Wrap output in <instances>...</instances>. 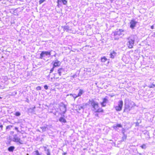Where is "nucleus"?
I'll use <instances>...</instances> for the list:
<instances>
[{"label": "nucleus", "mask_w": 155, "mask_h": 155, "mask_svg": "<svg viewBox=\"0 0 155 155\" xmlns=\"http://www.w3.org/2000/svg\"><path fill=\"white\" fill-rule=\"evenodd\" d=\"M15 115L16 116H19L21 115V113L19 112H16Z\"/></svg>", "instance_id": "nucleus-32"}, {"label": "nucleus", "mask_w": 155, "mask_h": 155, "mask_svg": "<svg viewBox=\"0 0 155 155\" xmlns=\"http://www.w3.org/2000/svg\"><path fill=\"white\" fill-rule=\"evenodd\" d=\"M15 94H17V92H16L15 93Z\"/></svg>", "instance_id": "nucleus-54"}, {"label": "nucleus", "mask_w": 155, "mask_h": 155, "mask_svg": "<svg viewBox=\"0 0 155 155\" xmlns=\"http://www.w3.org/2000/svg\"><path fill=\"white\" fill-rule=\"evenodd\" d=\"M1 18H0V21H1Z\"/></svg>", "instance_id": "nucleus-55"}, {"label": "nucleus", "mask_w": 155, "mask_h": 155, "mask_svg": "<svg viewBox=\"0 0 155 155\" xmlns=\"http://www.w3.org/2000/svg\"><path fill=\"white\" fill-rule=\"evenodd\" d=\"M51 78V81H52V78Z\"/></svg>", "instance_id": "nucleus-52"}, {"label": "nucleus", "mask_w": 155, "mask_h": 155, "mask_svg": "<svg viewBox=\"0 0 155 155\" xmlns=\"http://www.w3.org/2000/svg\"><path fill=\"white\" fill-rule=\"evenodd\" d=\"M67 153H64L63 154V155H65Z\"/></svg>", "instance_id": "nucleus-47"}, {"label": "nucleus", "mask_w": 155, "mask_h": 155, "mask_svg": "<svg viewBox=\"0 0 155 155\" xmlns=\"http://www.w3.org/2000/svg\"><path fill=\"white\" fill-rule=\"evenodd\" d=\"M130 39L133 41L134 43L135 42H137L138 40V38L136 35H132L128 38Z\"/></svg>", "instance_id": "nucleus-9"}, {"label": "nucleus", "mask_w": 155, "mask_h": 155, "mask_svg": "<svg viewBox=\"0 0 155 155\" xmlns=\"http://www.w3.org/2000/svg\"><path fill=\"white\" fill-rule=\"evenodd\" d=\"M137 23V22L135 21V19H133L131 20L129 23L130 28L132 30L134 29L135 27L136 26Z\"/></svg>", "instance_id": "nucleus-5"}, {"label": "nucleus", "mask_w": 155, "mask_h": 155, "mask_svg": "<svg viewBox=\"0 0 155 155\" xmlns=\"http://www.w3.org/2000/svg\"><path fill=\"white\" fill-rule=\"evenodd\" d=\"M52 64H53L54 67H59L61 64V62L57 59H55L52 61Z\"/></svg>", "instance_id": "nucleus-12"}, {"label": "nucleus", "mask_w": 155, "mask_h": 155, "mask_svg": "<svg viewBox=\"0 0 155 155\" xmlns=\"http://www.w3.org/2000/svg\"><path fill=\"white\" fill-rule=\"evenodd\" d=\"M44 87L45 89L47 90L48 89V87L47 85H46L44 86Z\"/></svg>", "instance_id": "nucleus-39"}, {"label": "nucleus", "mask_w": 155, "mask_h": 155, "mask_svg": "<svg viewBox=\"0 0 155 155\" xmlns=\"http://www.w3.org/2000/svg\"><path fill=\"white\" fill-rule=\"evenodd\" d=\"M136 126H138L139 125V123H138V122H137L136 123Z\"/></svg>", "instance_id": "nucleus-42"}, {"label": "nucleus", "mask_w": 155, "mask_h": 155, "mask_svg": "<svg viewBox=\"0 0 155 155\" xmlns=\"http://www.w3.org/2000/svg\"><path fill=\"white\" fill-rule=\"evenodd\" d=\"M151 28L152 29H153L154 28V26H153L152 25V26H151Z\"/></svg>", "instance_id": "nucleus-45"}, {"label": "nucleus", "mask_w": 155, "mask_h": 155, "mask_svg": "<svg viewBox=\"0 0 155 155\" xmlns=\"http://www.w3.org/2000/svg\"><path fill=\"white\" fill-rule=\"evenodd\" d=\"M108 101V100L106 98H104L103 99V101L101 103V104L103 106H106L105 104H106L107 102Z\"/></svg>", "instance_id": "nucleus-18"}, {"label": "nucleus", "mask_w": 155, "mask_h": 155, "mask_svg": "<svg viewBox=\"0 0 155 155\" xmlns=\"http://www.w3.org/2000/svg\"><path fill=\"white\" fill-rule=\"evenodd\" d=\"M34 154L35 155H41V154L38 150H36L33 152Z\"/></svg>", "instance_id": "nucleus-28"}, {"label": "nucleus", "mask_w": 155, "mask_h": 155, "mask_svg": "<svg viewBox=\"0 0 155 155\" xmlns=\"http://www.w3.org/2000/svg\"><path fill=\"white\" fill-rule=\"evenodd\" d=\"M89 104H90L94 108V110L95 111L98 108V104L97 102L92 99L91 100H89Z\"/></svg>", "instance_id": "nucleus-4"}, {"label": "nucleus", "mask_w": 155, "mask_h": 155, "mask_svg": "<svg viewBox=\"0 0 155 155\" xmlns=\"http://www.w3.org/2000/svg\"><path fill=\"white\" fill-rule=\"evenodd\" d=\"M70 95L72 96L74 98V100L76 99V98L78 97V96H77V95H76V94H70Z\"/></svg>", "instance_id": "nucleus-33"}, {"label": "nucleus", "mask_w": 155, "mask_h": 155, "mask_svg": "<svg viewBox=\"0 0 155 155\" xmlns=\"http://www.w3.org/2000/svg\"><path fill=\"white\" fill-rule=\"evenodd\" d=\"M15 128V129H16V130H18V128L17 127H16Z\"/></svg>", "instance_id": "nucleus-49"}, {"label": "nucleus", "mask_w": 155, "mask_h": 155, "mask_svg": "<svg viewBox=\"0 0 155 155\" xmlns=\"http://www.w3.org/2000/svg\"><path fill=\"white\" fill-rule=\"evenodd\" d=\"M84 91L82 89H80L79 90V92L77 96H80L84 93Z\"/></svg>", "instance_id": "nucleus-23"}, {"label": "nucleus", "mask_w": 155, "mask_h": 155, "mask_svg": "<svg viewBox=\"0 0 155 155\" xmlns=\"http://www.w3.org/2000/svg\"><path fill=\"white\" fill-rule=\"evenodd\" d=\"M127 40L128 41L127 45L128 47L129 48H133V46L134 45V43L128 38H127Z\"/></svg>", "instance_id": "nucleus-10"}, {"label": "nucleus", "mask_w": 155, "mask_h": 155, "mask_svg": "<svg viewBox=\"0 0 155 155\" xmlns=\"http://www.w3.org/2000/svg\"><path fill=\"white\" fill-rule=\"evenodd\" d=\"M31 108H32V109H33V110H34L35 109V106H34L33 107H32Z\"/></svg>", "instance_id": "nucleus-46"}, {"label": "nucleus", "mask_w": 155, "mask_h": 155, "mask_svg": "<svg viewBox=\"0 0 155 155\" xmlns=\"http://www.w3.org/2000/svg\"><path fill=\"white\" fill-rule=\"evenodd\" d=\"M117 54V53L114 51H111L110 54V58L112 59L114 58V57Z\"/></svg>", "instance_id": "nucleus-16"}, {"label": "nucleus", "mask_w": 155, "mask_h": 155, "mask_svg": "<svg viewBox=\"0 0 155 155\" xmlns=\"http://www.w3.org/2000/svg\"><path fill=\"white\" fill-rule=\"evenodd\" d=\"M41 128L42 130V132H43L46 130V129L47 128V126L41 127Z\"/></svg>", "instance_id": "nucleus-27"}, {"label": "nucleus", "mask_w": 155, "mask_h": 155, "mask_svg": "<svg viewBox=\"0 0 155 155\" xmlns=\"http://www.w3.org/2000/svg\"><path fill=\"white\" fill-rule=\"evenodd\" d=\"M13 138L12 141L13 142L16 143H18L20 144H23L22 141L21 140L20 138H19L17 134H14L13 136Z\"/></svg>", "instance_id": "nucleus-3"}, {"label": "nucleus", "mask_w": 155, "mask_h": 155, "mask_svg": "<svg viewBox=\"0 0 155 155\" xmlns=\"http://www.w3.org/2000/svg\"><path fill=\"white\" fill-rule=\"evenodd\" d=\"M14 133V132L13 131H11L10 132V134H13Z\"/></svg>", "instance_id": "nucleus-44"}, {"label": "nucleus", "mask_w": 155, "mask_h": 155, "mask_svg": "<svg viewBox=\"0 0 155 155\" xmlns=\"http://www.w3.org/2000/svg\"><path fill=\"white\" fill-rule=\"evenodd\" d=\"M117 127H122V125L120 124H117L116 126H114L113 128L114 129H116Z\"/></svg>", "instance_id": "nucleus-24"}, {"label": "nucleus", "mask_w": 155, "mask_h": 155, "mask_svg": "<svg viewBox=\"0 0 155 155\" xmlns=\"http://www.w3.org/2000/svg\"><path fill=\"white\" fill-rule=\"evenodd\" d=\"M123 105V101L120 100L118 102V105L115 106V108L117 111H120L122 109Z\"/></svg>", "instance_id": "nucleus-6"}, {"label": "nucleus", "mask_w": 155, "mask_h": 155, "mask_svg": "<svg viewBox=\"0 0 155 155\" xmlns=\"http://www.w3.org/2000/svg\"><path fill=\"white\" fill-rule=\"evenodd\" d=\"M124 101L126 103H127L130 106H132V107L134 106H135V104L133 102L129 101L128 99H125Z\"/></svg>", "instance_id": "nucleus-14"}, {"label": "nucleus", "mask_w": 155, "mask_h": 155, "mask_svg": "<svg viewBox=\"0 0 155 155\" xmlns=\"http://www.w3.org/2000/svg\"><path fill=\"white\" fill-rule=\"evenodd\" d=\"M36 89L37 90H40L41 89V88L40 86H39L36 87Z\"/></svg>", "instance_id": "nucleus-37"}, {"label": "nucleus", "mask_w": 155, "mask_h": 155, "mask_svg": "<svg viewBox=\"0 0 155 155\" xmlns=\"http://www.w3.org/2000/svg\"><path fill=\"white\" fill-rule=\"evenodd\" d=\"M101 61L103 62H104L106 61L107 60L106 58L105 57H104L103 58H101Z\"/></svg>", "instance_id": "nucleus-26"}, {"label": "nucleus", "mask_w": 155, "mask_h": 155, "mask_svg": "<svg viewBox=\"0 0 155 155\" xmlns=\"http://www.w3.org/2000/svg\"><path fill=\"white\" fill-rule=\"evenodd\" d=\"M43 147L47 155H51L50 149L48 146H43Z\"/></svg>", "instance_id": "nucleus-13"}, {"label": "nucleus", "mask_w": 155, "mask_h": 155, "mask_svg": "<svg viewBox=\"0 0 155 155\" xmlns=\"http://www.w3.org/2000/svg\"><path fill=\"white\" fill-rule=\"evenodd\" d=\"M75 110L78 112L80 111L81 109H84L83 106H81L80 105H77L75 106Z\"/></svg>", "instance_id": "nucleus-17"}, {"label": "nucleus", "mask_w": 155, "mask_h": 155, "mask_svg": "<svg viewBox=\"0 0 155 155\" xmlns=\"http://www.w3.org/2000/svg\"><path fill=\"white\" fill-rule=\"evenodd\" d=\"M62 28L64 30L66 31L67 32L70 30V27L68 26H65L62 27Z\"/></svg>", "instance_id": "nucleus-19"}, {"label": "nucleus", "mask_w": 155, "mask_h": 155, "mask_svg": "<svg viewBox=\"0 0 155 155\" xmlns=\"http://www.w3.org/2000/svg\"><path fill=\"white\" fill-rule=\"evenodd\" d=\"M122 133L123 134V135H125L124 133V129H123L122 130Z\"/></svg>", "instance_id": "nucleus-41"}, {"label": "nucleus", "mask_w": 155, "mask_h": 155, "mask_svg": "<svg viewBox=\"0 0 155 155\" xmlns=\"http://www.w3.org/2000/svg\"><path fill=\"white\" fill-rule=\"evenodd\" d=\"M125 31L122 29H117L116 31L113 32L114 38V39L117 40L119 39V37L122 35H124L123 33Z\"/></svg>", "instance_id": "nucleus-1"}, {"label": "nucleus", "mask_w": 155, "mask_h": 155, "mask_svg": "<svg viewBox=\"0 0 155 155\" xmlns=\"http://www.w3.org/2000/svg\"><path fill=\"white\" fill-rule=\"evenodd\" d=\"M132 109V106H130L128 105L127 103H126L124 101V112H128Z\"/></svg>", "instance_id": "nucleus-7"}, {"label": "nucleus", "mask_w": 155, "mask_h": 155, "mask_svg": "<svg viewBox=\"0 0 155 155\" xmlns=\"http://www.w3.org/2000/svg\"><path fill=\"white\" fill-rule=\"evenodd\" d=\"M67 2L66 0H58L57 2L58 6V7L61 6L62 4L64 5H66Z\"/></svg>", "instance_id": "nucleus-11"}, {"label": "nucleus", "mask_w": 155, "mask_h": 155, "mask_svg": "<svg viewBox=\"0 0 155 155\" xmlns=\"http://www.w3.org/2000/svg\"><path fill=\"white\" fill-rule=\"evenodd\" d=\"M79 72H78V71H77V72H76V73L75 74H74L73 75V78H75V77H77L78 76V75H79Z\"/></svg>", "instance_id": "nucleus-31"}, {"label": "nucleus", "mask_w": 155, "mask_h": 155, "mask_svg": "<svg viewBox=\"0 0 155 155\" xmlns=\"http://www.w3.org/2000/svg\"><path fill=\"white\" fill-rule=\"evenodd\" d=\"M15 148L14 146H10L8 148V150L10 152H12Z\"/></svg>", "instance_id": "nucleus-20"}, {"label": "nucleus", "mask_w": 155, "mask_h": 155, "mask_svg": "<svg viewBox=\"0 0 155 155\" xmlns=\"http://www.w3.org/2000/svg\"><path fill=\"white\" fill-rule=\"evenodd\" d=\"M13 125H10L7 126L6 127V131H8L10 130L11 128L13 127Z\"/></svg>", "instance_id": "nucleus-22"}, {"label": "nucleus", "mask_w": 155, "mask_h": 155, "mask_svg": "<svg viewBox=\"0 0 155 155\" xmlns=\"http://www.w3.org/2000/svg\"><path fill=\"white\" fill-rule=\"evenodd\" d=\"M59 121L61 122H63L64 123H65L67 122L66 120L63 117H61L59 120Z\"/></svg>", "instance_id": "nucleus-21"}, {"label": "nucleus", "mask_w": 155, "mask_h": 155, "mask_svg": "<svg viewBox=\"0 0 155 155\" xmlns=\"http://www.w3.org/2000/svg\"><path fill=\"white\" fill-rule=\"evenodd\" d=\"M2 97H0V100L2 99Z\"/></svg>", "instance_id": "nucleus-50"}, {"label": "nucleus", "mask_w": 155, "mask_h": 155, "mask_svg": "<svg viewBox=\"0 0 155 155\" xmlns=\"http://www.w3.org/2000/svg\"><path fill=\"white\" fill-rule=\"evenodd\" d=\"M55 68V67H54V66H53V68L50 70V73L52 72L53 71L54 68Z\"/></svg>", "instance_id": "nucleus-38"}, {"label": "nucleus", "mask_w": 155, "mask_h": 155, "mask_svg": "<svg viewBox=\"0 0 155 155\" xmlns=\"http://www.w3.org/2000/svg\"><path fill=\"white\" fill-rule=\"evenodd\" d=\"M2 1V0H0V1Z\"/></svg>", "instance_id": "nucleus-56"}, {"label": "nucleus", "mask_w": 155, "mask_h": 155, "mask_svg": "<svg viewBox=\"0 0 155 155\" xmlns=\"http://www.w3.org/2000/svg\"><path fill=\"white\" fill-rule=\"evenodd\" d=\"M28 111L29 112L32 113L35 112V110H33V109H32V108H30L28 109Z\"/></svg>", "instance_id": "nucleus-29"}, {"label": "nucleus", "mask_w": 155, "mask_h": 155, "mask_svg": "<svg viewBox=\"0 0 155 155\" xmlns=\"http://www.w3.org/2000/svg\"><path fill=\"white\" fill-rule=\"evenodd\" d=\"M45 0H40L39 2L40 4H41L43 3L44 2H45Z\"/></svg>", "instance_id": "nucleus-36"}, {"label": "nucleus", "mask_w": 155, "mask_h": 155, "mask_svg": "<svg viewBox=\"0 0 155 155\" xmlns=\"http://www.w3.org/2000/svg\"><path fill=\"white\" fill-rule=\"evenodd\" d=\"M56 54H55L53 56H54V57H56Z\"/></svg>", "instance_id": "nucleus-48"}, {"label": "nucleus", "mask_w": 155, "mask_h": 155, "mask_svg": "<svg viewBox=\"0 0 155 155\" xmlns=\"http://www.w3.org/2000/svg\"><path fill=\"white\" fill-rule=\"evenodd\" d=\"M140 147L143 149H145L146 148V145L144 144L141 146Z\"/></svg>", "instance_id": "nucleus-35"}, {"label": "nucleus", "mask_w": 155, "mask_h": 155, "mask_svg": "<svg viewBox=\"0 0 155 155\" xmlns=\"http://www.w3.org/2000/svg\"><path fill=\"white\" fill-rule=\"evenodd\" d=\"M58 72L60 76H61V74H64L65 73L64 69L62 68H59L58 69Z\"/></svg>", "instance_id": "nucleus-15"}, {"label": "nucleus", "mask_w": 155, "mask_h": 155, "mask_svg": "<svg viewBox=\"0 0 155 155\" xmlns=\"http://www.w3.org/2000/svg\"><path fill=\"white\" fill-rule=\"evenodd\" d=\"M60 110L64 114L65 113L67 110V106L63 103H61L60 105Z\"/></svg>", "instance_id": "nucleus-8"}, {"label": "nucleus", "mask_w": 155, "mask_h": 155, "mask_svg": "<svg viewBox=\"0 0 155 155\" xmlns=\"http://www.w3.org/2000/svg\"><path fill=\"white\" fill-rule=\"evenodd\" d=\"M52 51L51 50L50 51H42L40 54L39 57L37 58L44 59V57L46 56H48L49 57L51 55V52Z\"/></svg>", "instance_id": "nucleus-2"}, {"label": "nucleus", "mask_w": 155, "mask_h": 155, "mask_svg": "<svg viewBox=\"0 0 155 155\" xmlns=\"http://www.w3.org/2000/svg\"><path fill=\"white\" fill-rule=\"evenodd\" d=\"M14 23V22H11V24H12V23Z\"/></svg>", "instance_id": "nucleus-53"}, {"label": "nucleus", "mask_w": 155, "mask_h": 155, "mask_svg": "<svg viewBox=\"0 0 155 155\" xmlns=\"http://www.w3.org/2000/svg\"><path fill=\"white\" fill-rule=\"evenodd\" d=\"M149 87L150 88H154L155 87V84H150L149 85Z\"/></svg>", "instance_id": "nucleus-34"}, {"label": "nucleus", "mask_w": 155, "mask_h": 155, "mask_svg": "<svg viewBox=\"0 0 155 155\" xmlns=\"http://www.w3.org/2000/svg\"><path fill=\"white\" fill-rule=\"evenodd\" d=\"M127 138V136L126 135H123V136L122 137V140L123 141H124V140H126Z\"/></svg>", "instance_id": "nucleus-30"}, {"label": "nucleus", "mask_w": 155, "mask_h": 155, "mask_svg": "<svg viewBox=\"0 0 155 155\" xmlns=\"http://www.w3.org/2000/svg\"><path fill=\"white\" fill-rule=\"evenodd\" d=\"M152 36L153 37H155V32L152 35Z\"/></svg>", "instance_id": "nucleus-43"}, {"label": "nucleus", "mask_w": 155, "mask_h": 155, "mask_svg": "<svg viewBox=\"0 0 155 155\" xmlns=\"http://www.w3.org/2000/svg\"><path fill=\"white\" fill-rule=\"evenodd\" d=\"M95 112H103V110L101 108H98Z\"/></svg>", "instance_id": "nucleus-25"}, {"label": "nucleus", "mask_w": 155, "mask_h": 155, "mask_svg": "<svg viewBox=\"0 0 155 155\" xmlns=\"http://www.w3.org/2000/svg\"><path fill=\"white\" fill-rule=\"evenodd\" d=\"M3 126L2 125H0V128L2 130H3Z\"/></svg>", "instance_id": "nucleus-40"}, {"label": "nucleus", "mask_w": 155, "mask_h": 155, "mask_svg": "<svg viewBox=\"0 0 155 155\" xmlns=\"http://www.w3.org/2000/svg\"><path fill=\"white\" fill-rule=\"evenodd\" d=\"M139 155H142L140 153H139Z\"/></svg>", "instance_id": "nucleus-51"}]
</instances>
